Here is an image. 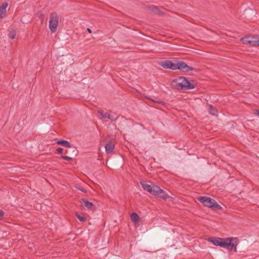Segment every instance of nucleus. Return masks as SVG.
<instances>
[{
    "label": "nucleus",
    "instance_id": "nucleus-25",
    "mask_svg": "<svg viewBox=\"0 0 259 259\" xmlns=\"http://www.w3.org/2000/svg\"><path fill=\"white\" fill-rule=\"evenodd\" d=\"M78 189L79 190H80V191H82V192H85V191H84L83 189H81V188H78Z\"/></svg>",
    "mask_w": 259,
    "mask_h": 259
},
{
    "label": "nucleus",
    "instance_id": "nucleus-1",
    "mask_svg": "<svg viewBox=\"0 0 259 259\" xmlns=\"http://www.w3.org/2000/svg\"><path fill=\"white\" fill-rule=\"evenodd\" d=\"M208 241L211 242L215 246H219L224 248H229L230 250H234L237 251V246L238 239L236 237H229L226 238L211 237Z\"/></svg>",
    "mask_w": 259,
    "mask_h": 259
},
{
    "label": "nucleus",
    "instance_id": "nucleus-23",
    "mask_svg": "<svg viewBox=\"0 0 259 259\" xmlns=\"http://www.w3.org/2000/svg\"><path fill=\"white\" fill-rule=\"evenodd\" d=\"M87 31L90 33H92V30L90 28H87Z\"/></svg>",
    "mask_w": 259,
    "mask_h": 259
},
{
    "label": "nucleus",
    "instance_id": "nucleus-11",
    "mask_svg": "<svg viewBox=\"0 0 259 259\" xmlns=\"http://www.w3.org/2000/svg\"><path fill=\"white\" fill-rule=\"evenodd\" d=\"M131 219L134 225H137L141 222V218L136 212H132L131 214Z\"/></svg>",
    "mask_w": 259,
    "mask_h": 259
},
{
    "label": "nucleus",
    "instance_id": "nucleus-19",
    "mask_svg": "<svg viewBox=\"0 0 259 259\" xmlns=\"http://www.w3.org/2000/svg\"><path fill=\"white\" fill-rule=\"evenodd\" d=\"M57 151L59 153H61L63 152V149L62 148H58L57 149Z\"/></svg>",
    "mask_w": 259,
    "mask_h": 259
},
{
    "label": "nucleus",
    "instance_id": "nucleus-13",
    "mask_svg": "<svg viewBox=\"0 0 259 259\" xmlns=\"http://www.w3.org/2000/svg\"><path fill=\"white\" fill-rule=\"evenodd\" d=\"M82 201L83 206L87 208V209H91L93 206V204L92 202L89 201L88 200L85 199H83Z\"/></svg>",
    "mask_w": 259,
    "mask_h": 259
},
{
    "label": "nucleus",
    "instance_id": "nucleus-21",
    "mask_svg": "<svg viewBox=\"0 0 259 259\" xmlns=\"http://www.w3.org/2000/svg\"><path fill=\"white\" fill-rule=\"evenodd\" d=\"M151 100L152 101L155 102H156V103H161V104L163 103V102L162 101H155V100H152V99H151Z\"/></svg>",
    "mask_w": 259,
    "mask_h": 259
},
{
    "label": "nucleus",
    "instance_id": "nucleus-10",
    "mask_svg": "<svg viewBox=\"0 0 259 259\" xmlns=\"http://www.w3.org/2000/svg\"><path fill=\"white\" fill-rule=\"evenodd\" d=\"M160 65L162 67L166 69L175 70L176 68H175V63H172L171 61L169 60L161 62Z\"/></svg>",
    "mask_w": 259,
    "mask_h": 259
},
{
    "label": "nucleus",
    "instance_id": "nucleus-3",
    "mask_svg": "<svg viewBox=\"0 0 259 259\" xmlns=\"http://www.w3.org/2000/svg\"><path fill=\"white\" fill-rule=\"evenodd\" d=\"M170 87L176 89L187 90L194 89L195 85L186 77H180L172 80Z\"/></svg>",
    "mask_w": 259,
    "mask_h": 259
},
{
    "label": "nucleus",
    "instance_id": "nucleus-17",
    "mask_svg": "<svg viewBox=\"0 0 259 259\" xmlns=\"http://www.w3.org/2000/svg\"><path fill=\"white\" fill-rule=\"evenodd\" d=\"M16 36V33L15 32H11L9 34V37L11 39H14Z\"/></svg>",
    "mask_w": 259,
    "mask_h": 259
},
{
    "label": "nucleus",
    "instance_id": "nucleus-22",
    "mask_svg": "<svg viewBox=\"0 0 259 259\" xmlns=\"http://www.w3.org/2000/svg\"><path fill=\"white\" fill-rule=\"evenodd\" d=\"M4 214V212L0 209V217H3Z\"/></svg>",
    "mask_w": 259,
    "mask_h": 259
},
{
    "label": "nucleus",
    "instance_id": "nucleus-14",
    "mask_svg": "<svg viewBox=\"0 0 259 259\" xmlns=\"http://www.w3.org/2000/svg\"><path fill=\"white\" fill-rule=\"evenodd\" d=\"M57 144L61 145L66 147H71V144L67 141L65 140H60L57 142Z\"/></svg>",
    "mask_w": 259,
    "mask_h": 259
},
{
    "label": "nucleus",
    "instance_id": "nucleus-9",
    "mask_svg": "<svg viewBox=\"0 0 259 259\" xmlns=\"http://www.w3.org/2000/svg\"><path fill=\"white\" fill-rule=\"evenodd\" d=\"M8 7V3L7 2L3 3L0 6V21L6 16Z\"/></svg>",
    "mask_w": 259,
    "mask_h": 259
},
{
    "label": "nucleus",
    "instance_id": "nucleus-20",
    "mask_svg": "<svg viewBox=\"0 0 259 259\" xmlns=\"http://www.w3.org/2000/svg\"><path fill=\"white\" fill-rule=\"evenodd\" d=\"M255 44H256V46H259V37L257 36V38H256Z\"/></svg>",
    "mask_w": 259,
    "mask_h": 259
},
{
    "label": "nucleus",
    "instance_id": "nucleus-18",
    "mask_svg": "<svg viewBox=\"0 0 259 259\" xmlns=\"http://www.w3.org/2000/svg\"><path fill=\"white\" fill-rule=\"evenodd\" d=\"M61 158L67 161H70L72 159L71 157L67 156H62Z\"/></svg>",
    "mask_w": 259,
    "mask_h": 259
},
{
    "label": "nucleus",
    "instance_id": "nucleus-15",
    "mask_svg": "<svg viewBox=\"0 0 259 259\" xmlns=\"http://www.w3.org/2000/svg\"><path fill=\"white\" fill-rule=\"evenodd\" d=\"M209 109H210V114L214 115V116H217L218 115V112L215 110L214 108L212 107V105H209Z\"/></svg>",
    "mask_w": 259,
    "mask_h": 259
},
{
    "label": "nucleus",
    "instance_id": "nucleus-5",
    "mask_svg": "<svg viewBox=\"0 0 259 259\" xmlns=\"http://www.w3.org/2000/svg\"><path fill=\"white\" fill-rule=\"evenodd\" d=\"M59 23V19L56 13H52L50 18L49 26L52 32L56 31Z\"/></svg>",
    "mask_w": 259,
    "mask_h": 259
},
{
    "label": "nucleus",
    "instance_id": "nucleus-12",
    "mask_svg": "<svg viewBox=\"0 0 259 259\" xmlns=\"http://www.w3.org/2000/svg\"><path fill=\"white\" fill-rule=\"evenodd\" d=\"M105 148L106 153L109 154L111 153L114 149V145L113 143L110 142L105 145Z\"/></svg>",
    "mask_w": 259,
    "mask_h": 259
},
{
    "label": "nucleus",
    "instance_id": "nucleus-4",
    "mask_svg": "<svg viewBox=\"0 0 259 259\" xmlns=\"http://www.w3.org/2000/svg\"><path fill=\"white\" fill-rule=\"evenodd\" d=\"M198 200L204 205L209 207H215L217 209H221L222 207L213 199L207 197H201Z\"/></svg>",
    "mask_w": 259,
    "mask_h": 259
},
{
    "label": "nucleus",
    "instance_id": "nucleus-6",
    "mask_svg": "<svg viewBox=\"0 0 259 259\" xmlns=\"http://www.w3.org/2000/svg\"><path fill=\"white\" fill-rule=\"evenodd\" d=\"M99 113L103 118H107L111 121L115 120L117 119L115 113L110 111L104 112L102 110H100L99 111Z\"/></svg>",
    "mask_w": 259,
    "mask_h": 259
},
{
    "label": "nucleus",
    "instance_id": "nucleus-8",
    "mask_svg": "<svg viewBox=\"0 0 259 259\" xmlns=\"http://www.w3.org/2000/svg\"><path fill=\"white\" fill-rule=\"evenodd\" d=\"M175 70H184L186 71L193 70V68L188 66L185 62L178 61L175 63Z\"/></svg>",
    "mask_w": 259,
    "mask_h": 259
},
{
    "label": "nucleus",
    "instance_id": "nucleus-16",
    "mask_svg": "<svg viewBox=\"0 0 259 259\" xmlns=\"http://www.w3.org/2000/svg\"><path fill=\"white\" fill-rule=\"evenodd\" d=\"M76 217L78 219V220L81 222H84L85 221V219L84 217L79 215L76 214Z\"/></svg>",
    "mask_w": 259,
    "mask_h": 259
},
{
    "label": "nucleus",
    "instance_id": "nucleus-2",
    "mask_svg": "<svg viewBox=\"0 0 259 259\" xmlns=\"http://www.w3.org/2000/svg\"><path fill=\"white\" fill-rule=\"evenodd\" d=\"M140 184L142 185L143 189L151 195L158 196L163 199H166L169 197V196L165 191L161 189L157 185H151L146 181L141 182Z\"/></svg>",
    "mask_w": 259,
    "mask_h": 259
},
{
    "label": "nucleus",
    "instance_id": "nucleus-7",
    "mask_svg": "<svg viewBox=\"0 0 259 259\" xmlns=\"http://www.w3.org/2000/svg\"><path fill=\"white\" fill-rule=\"evenodd\" d=\"M256 38H257V36H249L242 38L241 40L245 45H248L250 46H256V44H255Z\"/></svg>",
    "mask_w": 259,
    "mask_h": 259
},
{
    "label": "nucleus",
    "instance_id": "nucleus-24",
    "mask_svg": "<svg viewBox=\"0 0 259 259\" xmlns=\"http://www.w3.org/2000/svg\"><path fill=\"white\" fill-rule=\"evenodd\" d=\"M255 113L256 114V115H257V116H259V110H256V111H255Z\"/></svg>",
    "mask_w": 259,
    "mask_h": 259
}]
</instances>
